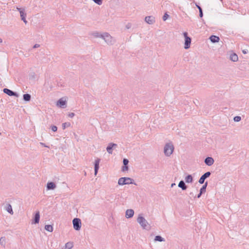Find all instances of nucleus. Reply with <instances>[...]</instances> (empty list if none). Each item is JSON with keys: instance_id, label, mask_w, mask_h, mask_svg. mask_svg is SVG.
Masks as SVG:
<instances>
[{"instance_id": "1", "label": "nucleus", "mask_w": 249, "mask_h": 249, "mask_svg": "<svg viewBox=\"0 0 249 249\" xmlns=\"http://www.w3.org/2000/svg\"><path fill=\"white\" fill-rule=\"evenodd\" d=\"M137 222L144 229L149 230L150 229V226L147 220L142 215L139 214L137 218Z\"/></svg>"}, {"instance_id": "2", "label": "nucleus", "mask_w": 249, "mask_h": 249, "mask_svg": "<svg viewBox=\"0 0 249 249\" xmlns=\"http://www.w3.org/2000/svg\"><path fill=\"white\" fill-rule=\"evenodd\" d=\"M118 184L119 185L131 184L136 185V184L134 182V179L129 177H122L120 178L118 180Z\"/></svg>"}, {"instance_id": "3", "label": "nucleus", "mask_w": 249, "mask_h": 249, "mask_svg": "<svg viewBox=\"0 0 249 249\" xmlns=\"http://www.w3.org/2000/svg\"><path fill=\"white\" fill-rule=\"evenodd\" d=\"M101 38H103L108 45H112L115 42V39L107 33L103 34Z\"/></svg>"}, {"instance_id": "4", "label": "nucleus", "mask_w": 249, "mask_h": 249, "mask_svg": "<svg viewBox=\"0 0 249 249\" xmlns=\"http://www.w3.org/2000/svg\"><path fill=\"white\" fill-rule=\"evenodd\" d=\"M174 149V145L171 143H167L164 147V153L166 156H170Z\"/></svg>"}, {"instance_id": "5", "label": "nucleus", "mask_w": 249, "mask_h": 249, "mask_svg": "<svg viewBox=\"0 0 249 249\" xmlns=\"http://www.w3.org/2000/svg\"><path fill=\"white\" fill-rule=\"evenodd\" d=\"M184 38H185V42H184V49H188L190 47V44L191 43V38L188 36L187 32H184L183 33Z\"/></svg>"}, {"instance_id": "6", "label": "nucleus", "mask_w": 249, "mask_h": 249, "mask_svg": "<svg viewBox=\"0 0 249 249\" xmlns=\"http://www.w3.org/2000/svg\"><path fill=\"white\" fill-rule=\"evenodd\" d=\"M73 226L74 230L79 231L81 227V221L78 218H74L72 220Z\"/></svg>"}, {"instance_id": "7", "label": "nucleus", "mask_w": 249, "mask_h": 249, "mask_svg": "<svg viewBox=\"0 0 249 249\" xmlns=\"http://www.w3.org/2000/svg\"><path fill=\"white\" fill-rule=\"evenodd\" d=\"M3 91L4 93L7 94L8 95L10 96H15V97H18L19 95L18 93L16 92L13 91L8 89L4 88L3 89Z\"/></svg>"}, {"instance_id": "8", "label": "nucleus", "mask_w": 249, "mask_h": 249, "mask_svg": "<svg viewBox=\"0 0 249 249\" xmlns=\"http://www.w3.org/2000/svg\"><path fill=\"white\" fill-rule=\"evenodd\" d=\"M211 174V173L210 171L207 172L205 173H204L203 175L201 176V177L200 178L198 182L200 184H203L204 183L205 180L209 178Z\"/></svg>"}, {"instance_id": "9", "label": "nucleus", "mask_w": 249, "mask_h": 249, "mask_svg": "<svg viewBox=\"0 0 249 249\" xmlns=\"http://www.w3.org/2000/svg\"><path fill=\"white\" fill-rule=\"evenodd\" d=\"M40 219V213L39 211L36 212L34 218L32 220V224H37L39 222Z\"/></svg>"}, {"instance_id": "10", "label": "nucleus", "mask_w": 249, "mask_h": 249, "mask_svg": "<svg viewBox=\"0 0 249 249\" xmlns=\"http://www.w3.org/2000/svg\"><path fill=\"white\" fill-rule=\"evenodd\" d=\"M144 20L149 24H153L155 22V18L152 16H146Z\"/></svg>"}, {"instance_id": "11", "label": "nucleus", "mask_w": 249, "mask_h": 249, "mask_svg": "<svg viewBox=\"0 0 249 249\" xmlns=\"http://www.w3.org/2000/svg\"><path fill=\"white\" fill-rule=\"evenodd\" d=\"M117 146V144L114 143H110L107 147V151L109 154H112L113 149L116 147Z\"/></svg>"}, {"instance_id": "12", "label": "nucleus", "mask_w": 249, "mask_h": 249, "mask_svg": "<svg viewBox=\"0 0 249 249\" xmlns=\"http://www.w3.org/2000/svg\"><path fill=\"white\" fill-rule=\"evenodd\" d=\"M214 161L213 159L210 157H207L204 160L205 163L209 166L212 165L213 164Z\"/></svg>"}, {"instance_id": "13", "label": "nucleus", "mask_w": 249, "mask_h": 249, "mask_svg": "<svg viewBox=\"0 0 249 249\" xmlns=\"http://www.w3.org/2000/svg\"><path fill=\"white\" fill-rule=\"evenodd\" d=\"M129 160L127 159H123V164L124 165L122 167V171L124 172L128 170V164Z\"/></svg>"}, {"instance_id": "14", "label": "nucleus", "mask_w": 249, "mask_h": 249, "mask_svg": "<svg viewBox=\"0 0 249 249\" xmlns=\"http://www.w3.org/2000/svg\"><path fill=\"white\" fill-rule=\"evenodd\" d=\"M100 161V159H97L95 160L94 162V175L95 176H96L99 168V163Z\"/></svg>"}, {"instance_id": "15", "label": "nucleus", "mask_w": 249, "mask_h": 249, "mask_svg": "<svg viewBox=\"0 0 249 249\" xmlns=\"http://www.w3.org/2000/svg\"><path fill=\"white\" fill-rule=\"evenodd\" d=\"M46 187L48 190H53L56 188V185L54 182L50 181L47 183Z\"/></svg>"}, {"instance_id": "16", "label": "nucleus", "mask_w": 249, "mask_h": 249, "mask_svg": "<svg viewBox=\"0 0 249 249\" xmlns=\"http://www.w3.org/2000/svg\"><path fill=\"white\" fill-rule=\"evenodd\" d=\"M66 104V100H63V98H60L58 100L56 103V105L60 107L64 108Z\"/></svg>"}, {"instance_id": "17", "label": "nucleus", "mask_w": 249, "mask_h": 249, "mask_svg": "<svg viewBox=\"0 0 249 249\" xmlns=\"http://www.w3.org/2000/svg\"><path fill=\"white\" fill-rule=\"evenodd\" d=\"M134 211L132 209H127L125 212V217L127 218H131L133 216Z\"/></svg>"}, {"instance_id": "18", "label": "nucleus", "mask_w": 249, "mask_h": 249, "mask_svg": "<svg viewBox=\"0 0 249 249\" xmlns=\"http://www.w3.org/2000/svg\"><path fill=\"white\" fill-rule=\"evenodd\" d=\"M5 210L11 214H13L14 213L13 211L12 206L9 204L6 203L4 206Z\"/></svg>"}, {"instance_id": "19", "label": "nucleus", "mask_w": 249, "mask_h": 249, "mask_svg": "<svg viewBox=\"0 0 249 249\" xmlns=\"http://www.w3.org/2000/svg\"><path fill=\"white\" fill-rule=\"evenodd\" d=\"M17 9L19 12L21 19H22V18H26V13L25 12L24 9L21 8H17Z\"/></svg>"}, {"instance_id": "20", "label": "nucleus", "mask_w": 249, "mask_h": 249, "mask_svg": "<svg viewBox=\"0 0 249 249\" xmlns=\"http://www.w3.org/2000/svg\"><path fill=\"white\" fill-rule=\"evenodd\" d=\"M209 39L213 43L218 42L220 40V38L218 36L214 35L211 36Z\"/></svg>"}, {"instance_id": "21", "label": "nucleus", "mask_w": 249, "mask_h": 249, "mask_svg": "<svg viewBox=\"0 0 249 249\" xmlns=\"http://www.w3.org/2000/svg\"><path fill=\"white\" fill-rule=\"evenodd\" d=\"M178 187L181 188L182 190H186L187 188V186L185 184L183 180H181L179 181L178 184Z\"/></svg>"}, {"instance_id": "22", "label": "nucleus", "mask_w": 249, "mask_h": 249, "mask_svg": "<svg viewBox=\"0 0 249 249\" xmlns=\"http://www.w3.org/2000/svg\"><path fill=\"white\" fill-rule=\"evenodd\" d=\"M230 59L232 61L236 62L238 61V57L236 53H232L230 55Z\"/></svg>"}, {"instance_id": "23", "label": "nucleus", "mask_w": 249, "mask_h": 249, "mask_svg": "<svg viewBox=\"0 0 249 249\" xmlns=\"http://www.w3.org/2000/svg\"><path fill=\"white\" fill-rule=\"evenodd\" d=\"M185 180L187 183H192L193 181L192 176L191 175H188L185 177Z\"/></svg>"}, {"instance_id": "24", "label": "nucleus", "mask_w": 249, "mask_h": 249, "mask_svg": "<svg viewBox=\"0 0 249 249\" xmlns=\"http://www.w3.org/2000/svg\"><path fill=\"white\" fill-rule=\"evenodd\" d=\"M23 98L25 101L29 102L31 100V96L30 94H29L28 93H26V94H23Z\"/></svg>"}, {"instance_id": "25", "label": "nucleus", "mask_w": 249, "mask_h": 249, "mask_svg": "<svg viewBox=\"0 0 249 249\" xmlns=\"http://www.w3.org/2000/svg\"><path fill=\"white\" fill-rule=\"evenodd\" d=\"M208 185V182L206 181L205 184L202 186V187L200 188L199 192L201 193H204L206 192V188Z\"/></svg>"}, {"instance_id": "26", "label": "nucleus", "mask_w": 249, "mask_h": 249, "mask_svg": "<svg viewBox=\"0 0 249 249\" xmlns=\"http://www.w3.org/2000/svg\"><path fill=\"white\" fill-rule=\"evenodd\" d=\"M154 240L155 241L163 242L165 241V239L160 235H157L155 236Z\"/></svg>"}, {"instance_id": "27", "label": "nucleus", "mask_w": 249, "mask_h": 249, "mask_svg": "<svg viewBox=\"0 0 249 249\" xmlns=\"http://www.w3.org/2000/svg\"><path fill=\"white\" fill-rule=\"evenodd\" d=\"M6 244V238L5 237H1L0 238V244L3 246L5 247Z\"/></svg>"}, {"instance_id": "28", "label": "nucleus", "mask_w": 249, "mask_h": 249, "mask_svg": "<svg viewBox=\"0 0 249 249\" xmlns=\"http://www.w3.org/2000/svg\"><path fill=\"white\" fill-rule=\"evenodd\" d=\"M45 229L49 232H52L53 231V227L52 225H47L45 226Z\"/></svg>"}, {"instance_id": "29", "label": "nucleus", "mask_w": 249, "mask_h": 249, "mask_svg": "<svg viewBox=\"0 0 249 249\" xmlns=\"http://www.w3.org/2000/svg\"><path fill=\"white\" fill-rule=\"evenodd\" d=\"M62 125L63 129H65L66 127H68L70 126L71 124H70V123H69V122L64 123L62 124Z\"/></svg>"}, {"instance_id": "30", "label": "nucleus", "mask_w": 249, "mask_h": 249, "mask_svg": "<svg viewBox=\"0 0 249 249\" xmlns=\"http://www.w3.org/2000/svg\"><path fill=\"white\" fill-rule=\"evenodd\" d=\"M92 35L94 36H95L96 37H100V38H101V36H102L103 35V34H101L99 32H94L92 34Z\"/></svg>"}, {"instance_id": "31", "label": "nucleus", "mask_w": 249, "mask_h": 249, "mask_svg": "<svg viewBox=\"0 0 249 249\" xmlns=\"http://www.w3.org/2000/svg\"><path fill=\"white\" fill-rule=\"evenodd\" d=\"M241 120V118L240 116H236L233 118V120L234 122H238L240 121Z\"/></svg>"}, {"instance_id": "32", "label": "nucleus", "mask_w": 249, "mask_h": 249, "mask_svg": "<svg viewBox=\"0 0 249 249\" xmlns=\"http://www.w3.org/2000/svg\"><path fill=\"white\" fill-rule=\"evenodd\" d=\"M95 3L98 5H101L103 0H92Z\"/></svg>"}, {"instance_id": "33", "label": "nucleus", "mask_w": 249, "mask_h": 249, "mask_svg": "<svg viewBox=\"0 0 249 249\" xmlns=\"http://www.w3.org/2000/svg\"><path fill=\"white\" fill-rule=\"evenodd\" d=\"M169 17V15L167 13H165L162 17L163 20L165 21Z\"/></svg>"}, {"instance_id": "34", "label": "nucleus", "mask_w": 249, "mask_h": 249, "mask_svg": "<svg viewBox=\"0 0 249 249\" xmlns=\"http://www.w3.org/2000/svg\"><path fill=\"white\" fill-rule=\"evenodd\" d=\"M51 127L52 131H53V132H56L57 130V127L55 125H51Z\"/></svg>"}, {"instance_id": "35", "label": "nucleus", "mask_w": 249, "mask_h": 249, "mask_svg": "<svg viewBox=\"0 0 249 249\" xmlns=\"http://www.w3.org/2000/svg\"><path fill=\"white\" fill-rule=\"evenodd\" d=\"M72 247V244L71 243L68 242L66 244V248H68L69 249H71Z\"/></svg>"}, {"instance_id": "36", "label": "nucleus", "mask_w": 249, "mask_h": 249, "mask_svg": "<svg viewBox=\"0 0 249 249\" xmlns=\"http://www.w3.org/2000/svg\"><path fill=\"white\" fill-rule=\"evenodd\" d=\"M199 16L200 18H202L203 16L202 9H200V11H199Z\"/></svg>"}, {"instance_id": "37", "label": "nucleus", "mask_w": 249, "mask_h": 249, "mask_svg": "<svg viewBox=\"0 0 249 249\" xmlns=\"http://www.w3.org/2000/svg\"><path fill=\"white\" fill-rule=\"evenodd\" d=\"M75 114L73 112L70 113L68 115V116L70 118H72L74 116Z\"/></svg>"}, {"instance_id": "38", "label": "nucleus", "mask_w": 249, "mask_h": 249, "mask_svg": "<svg viewBox=\"0 0 249 249\" xmlns=\"http://www.w3.org/2000/svg\"><path fill=\"white\" fill-rule=\"evenodd\" d=\"M195 4H196V7L198 9L199 11H200V9H202L201 8V7L198 4H197L196 3Z\"/></svg>"}, {"instance_id": "39", "label": "nucleus", "mask_w": 249, "mask_h": 249, "mask_svg": "<svg viewBox=\"0 0 249 249\" xmlns=\"http://www.w3.org/2000/svg\"><path fill=\"white\" fill-rule=\"evenodd\" d=\"M39 46H40V45H39V44H35V45H34V46H33V48H38Z\"/></svg>"}, {"instance_id": "40", "label": "nucleus", "mask_w": 249, "mask_h": 249, "mask_svg": "<svg viewBox=\"0 0 249 249\" xmlns=\"http://www.w3.org/2000/svg\"><path fill=\"white\" fill-rule=\"evenodd\" d=\"M21 20L25 23L26 24L27 23V21L26 19V18H22Z\"/></svg>"}, {"instance_id": "41", "label": "nucleus", "mask_w": 249, "mask_h": 249, "mask_svg": "<svg viewBox=\"0 0 249 249\" xmlns=\"http://www.w3.org/2000/svg\"><path fill=\"white\" fill-rule=\"evenodd\" d=\"M202 194H203V193H201L200 192H199V193L197 196V197L200 198L201 197Z\"/></svg>"}, {"instance_id": "42", "label": "nucleus", "mask_w": 249, "mask_h": 249, "mask_svg": "<svg viewBox=\"0 0 249 249\" xmlns=\"http://www.w3.org/2000/svg\"><path fill=\"white\" fill-rule=\"evenodd\" d=\"M247 52H248V51H247V50H243L242 51V53H244V54H246V53H247Z\"/></svg>"}, {"instance_id": "43", "label": "nucleus", "mask_w": 249, "mask_h": 249, "mask_svg": "<svg viewBox=\"0 0 249 249\" xmlns=\"http://www.w3.org/2000/svg\"><path fill=\"white\" fill-rule=\"evenodd\" d=\"M126 28L127 29H129V28H130V24H129V23H128V24H127V25H126Z\"/></svg>"}, {"instance_id": "44", "label": "nucleus", "mask_w": 249, "mask_h": 249, "mask_svg": "<svg viewBox=\"0 0 249 249\" xmlns=\"http://www.w3.org/2000/svg\"><path fill=\"white\" fill-rule=\"evenodd\" d=\"M176 184L175 183H173L171 184V187H173L174 186H175Z\"/></svg>"}, {"instance_id": "45", "label": "nucleus", "mask_w": 249, "mask_h": 249, "mask_svg": "<svg viewBox=\"0 0 249 249\" xmlns=\"http://www.w3.org/2000/svg\"><path fill=\"white\" fill-rule=\"evenodd\" d=\"M40 144L44 145L45 147H47L44 143H42V142H40Z\"/></svg>"}, {"instance_id": "46", "label": "nucleus", "mask_w": 249, "mask_h": 249, "mask_svg": "<svg viewBox=\"0 0 249 249\" xmlns=\"http://www.w3.org/2000/svg\"><path fill=\"white\" fill-rule=\"evenodd\" d=\"M2 42V39L0 38V43H1Z\"/></svg>"}, {"instance_id": "47", "label": "nucleus", "mask_w": 249, "mask_h": 249, "mask_svg": "<svg viewBox=\"0 0 249 249\" xmlns=\"http://www.w3.org/2000/svg\"><path fill=\"white\" fill-rule=\"evenodd\" d=\"M34 74H35V73H34ZM32 77L33 78H34V75H32Z\"/></svg>"}, {"instance_id": "48", "label": "nucleus", "mask_w": 249, "mask_h": 249, "mask_svg": "<svg viewBox=\"0 0 249 249\" xmlns=\"http://www.w3.org/2000/svg\"><path fill=\"white\" fill-rule=\"evenodd\" d=\"M0 135H1V133H0Z\"/></svg>"}, {"instance_id": "49", "label": "nucleus", "mask_w": 249, "mask_h": 249, "mask_svg": "<svg viewBox=\"0 0 249 249\" xmlns=\"http://www.w3.org/2000/svg\"><path fill=\"white\" fill-rule=\"evenodd\" d=\"M221 1H222V0H220Z\"/></svg>"}]
</instances>
